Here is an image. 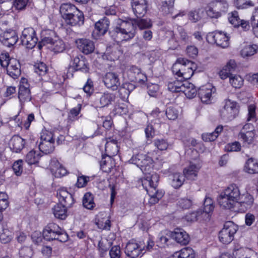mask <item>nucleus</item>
Returning <instances> with one entry per match:
<instances>
[{"label":"nucleus","mask_w":258,"mask_h":258,"mask_svg":"<svg viewBox=\"0 0 258 258\" xmlns=\"http://www.w3.org/2000/svg\"><path fill=\"white\" fill-rule=\"evenodd\" d=\"M139 168L144 173V177L141 179L142 184L147 191L150 198L149 203L155 204L163 197L164 193L157 189L159 176L153 171V160L151 157L145 154Z\"/></svg>","instance_id":"nucleus-1"},{"label":"nucleus","mask_w":258,"mask_h":258,"mask_svg":"<svg viewBox=\"0 0 258 258\" xmlns=\"http://www.w3.org/2000/svg\"><path fill=\"white\" fill-rule=\"evenodd\" d=\"M137 26L140 29H144L151 27L152 24L149 19L122 21L109 33L112 38L117 42L128 41L135 36Z\"/></svg>","instance_id":"nucleus-2"},{"label":"nucleus","mask_w":258,"mask_h":258,"mask_svg":"<svg viewBox=\"0 0 258 258\" xmlns=\"http://www.w3.org/2000/svg\"><path fill=\"white\" fill-rule=\"evenodd\" d=\"M240 194L239 187L236 184L229 185L221 193L218 198L220 207L229 210L234 208Z\"/></svg>","instance_id":"nucleus-3"},{"label":"nucleus","mask_w":258,"mask_h":258,"mask_svg":"<svg viewBox=\"0 0 258 258\" xmlns=\"http://www.w3.org/2000/svg\"><path fill=\"white\" fill-rule=\"evenodd\" d=\"M192 63L186 59L179 58L173 65L172 71L174 74L184 81L190 79L194 74L191 66Z\"/></svg>","instance_id":"nucleus-4"},{"label":"nucleus","mask_w":258,"mask_h":258,"mask_svg":"<svg viewBox=\"0 0 258 258\" xmlns=\"http://www.w3.org/2000/svg\"><path fill=\"white\" fill-rule=\"evenodd\" d=\"M43 236L47 240H57L61 242H65L69 239V236L66 231L53 223H49L45 228Z\"/></svg>","instance_id":"nucleus-5"},{"label":"nucleus","mask_w":258,"mask_h":258,"mask_svg":"<svg viewBox=\"0 0 258 258\" xmlns=\"http://www.w3.org/2000/svg\"><path fill=\"white\" fill-rule=\"evenodd\" d=\"M237 226L231 221L225 223L223 229L219 232V238L223 244H228L233 239L234 234L237 230Z\"/></svg>","instance_id":"nucleus-6"},{"label":"nucleus","mask_w":258,"mask_h":258,"mask_svg":"<svg viewBox=\"0 0 258 258\" xmlns=\"http://www.w3.org/2000/svg\"><path fill=\"white\" fill-rule=\"evenodd\" d=\"M41 141L39 145L40 151L44 154H50L54 150V139L51 132L45 131L41 136Z\"/></svg>","instance_id":"nucleus-7"},{"label":"nucleus","mask_w":258,"mask_h":258,"mask_svg":"<svg viewBox=\"0 0 258 258\" xmlns=\"http://www.w3.org/2000/svg\"><path fill=\"white\" fill-rule=\"evenodd\" d=\"M238 112L239 108L236 102L227 100L224 107L220 111V115L223 120L228 121L235 118Z\"/></svg>","instance_id":"nucleus-8"},{"label":"nucleus","mask_w":258,"mask_h":258,"mask_svg":"<svg viewBox=\"0 0 258 258\" xmlns=\"http://www.w3.org/2000/svg\"><path fill=\"white\" fill-rule=\"evenodd\" d=\"M20 39L22 44L28 49L33 48L38 41L36 32L32 27L25 28Z\"/></svg>","instance_id":"nucleus-9"},{"label":"nucleus","mask_w":258,"mask_h":258,"mask_svg":"<svg viewBox=\"0 0 258 258\" xmlns=\"http://www.w3.org/2000/svg\"><path fill=\"white\" fill-rule=\"evenodd\" d=\"M229 37L221 31H215L209 33L207 35V40L211 43H215L217 45L225 48L229 45Z\"/></svg>","instance_id":"nucleus-10"},{"label":"nucleus","mask_w":258,"mask_h":258,"mask_svg":"<svg viewBox=\"0 0 258 258\" xmlns=\"http://www.w3.org/2000/svg\"><path fill=\"white\" fill-rule=\"evenodd\" d=\"M57 37L54 31L49 29L43 30L41 33V40L37 45L38 49L40 50L43 46L51 45L53 41H56Z\"/></svg>","instance_id":"nucleus-11"},{"label":"nucleus","mask_w":258,"mask_h":258,"mask_svg":"<svg viewBox=\"0 0 258 258\" xmlns=\"http://www.w3.org/2000/svg\"><path fill=\"white\" fill-rule=\"evenodd\" d=\"M18 40V36L14 30L6 31L0 35V41L8 47L14 46Z\"/></svg>","instance_id":"nucleus-12"},{"label":"nucleus","mask_w":258,"mask_h":258,"mask_svg":"<svg viewBox=\"0 0 258 258\" xmlns=\"http://www.w3.org/2000/svg\"><path fill=\"white\" fill-rule=\"evenodd\" d=\"M110 22L106 17H104L97 22L95 24V29L93 32V36L97 39V37L103 36L108 31Z\"/></svg>","instance_id":"nucleus-13"},{"label":"nucleus","mask_w":258,"mask_h":258,"mask_svg":"<svg viewBox=\"0 0 258 258\" xmlns=\"http://www.w3.org/2000/svg\"><path fill=\"white\" fill-rule=\"evenodd\" d=\"M132 7L134 14L137 18L143 17L147 11L146 0H132Z\"/></svg>","instance_id":"nucleus-14"},{"label":"nucleus","mask_w":258,"mask_h":258,"mask_svg":"<svg viewBox=\"0 0 258 258\" xmlns=\"http://www.w3.org/2000/svg\"><path fill=\"white\" fill-rule=\"evenodd\" d=\"M57 196L59 199V204L66 207L70 208L74 203V199L72 195L64 188H60L57 190Z\"/></svg>","instance_id":"nucleus-15"},{"label":"nucleus","mask_w":258,"mask_h":258,"mask_svg":"<svg viewBox=\"0 0 258 258\" xmlns=\"http://www.w3.org/2000/svg\"><path fill=\"white\" fill-rule=\"evenodd\" d=\"M145 249L136 242L130 241L126 245L124 252L126 255L131 258H136L139 256L141 252Z\"/></svg>","instance_id":"nucleus-16"},{"label":"nucleus","mask_w":258,"mask_h":258,"mask_svg":"<svg viewBox=\"0 0 258 258\" xmlns=\"http://www.w3.org/2000/svg\"><path fill=\"white\" fill-rule=\"evenodd\" d=\"M169 33L172 39L181 44H186L190 41L189 36L181 27H178L176 33H174L173 31H169Z\"/></svg>","instance_id":"nucleus-17"},{"label":"nucleus","mask_w":258,"mask_h":258,"mask_svg":"<svg viewBox=\"0 0 258 258\" xmlns=\"http://www.w3.org/2000/svg\"><path fill=\"white\" fill-rule=\"evenodd\" d=\"M6 68L7 74L14 79L18 78L21 74L20 63L16 58H11Z\"/></svg>","instance_id":"nucleus-18"},{"label":"nucleus","mask_w":258,"mask_h":258,"mask_svg":"<svg viewBox=\"0 0 258 258\" xmlns=\"http://www.w3.org/2000/svg\"><path fill=\"white\" fill-rule=\"evenodd\" d=\"M76 44L78 49L85 54H90L95 49L94 42L88 39H79L76 40Z\"/></svg>","instance_id":"nucleus-19"},{"label":"nucleus","mask_w":258,"mask_h":258,"mask_svg":"<svg viewBox=\"0 0 258 258\" xmlns=\"http://www.w3.org/2000/svg\"><path fill=\"white\" fill-rule=\"evenodd\" d=\"M103 82L105 86L112 90H116L120 85L118 76L113 72L107 73L103 77Z\"/></svg>","instance_id":"nucleus-20"},{"label":"nucleus","mask_w":258,"mask_h":258,"mask_svg":"<svg viewBox=\"0 0 258 258\" xmlns=\"http://www.w3.org/2000/svg\"><path fill=\"white\" fill-rule=\"evenodd\" d=\"M170 235L177 242L182 244L186 245L189 241V237L188 234L183 229L176 228L170 233Z\"/></svg>","instance_id":"nucleus-21"},{"label":"nucleus","mask_w":258,"mask_h":258,"mask_svg":"<svg viewBox=\"0 0 258 258\" xmlns=\"http://www.w3.org/2000/svg\"><path fill=\"white\" fill-rule=\"evenodd\" d=\"M25 140L18 135H15L10 140L9 145L11 150L16 153H19L24 148Z\"/></svg>","instance_id":"nucleus-22"},{"label":"nucleus","mask_w":258,"mask_h":258,"mask_svg":"<svg viewBox=\"0 0 258 258\" xmlns=\"http://www.w3.org/2000/svg\"><path fill=\"white\" fill-rule=\"evenodd\" d=\"M254 199L251 195L246 192L243 194H240L236 203L240 205L242 207V210H246L250 208L253 204Z\"/></svg>","instance_id":"nucleus-23"},{"label":"nucleus","mask_w":258,"mask_h":258,"mask_svg":"<svg viewBox=\"0 0 258 258\" xmlns=\"http://www.w3.org/2000/svg\"><path fill=\"white\" fill-rule=\"evenodd\" d=\"M84 21V14L82 12L78 10L74 13L65 20L66 23L71 26L81 25L83 24Z\"/></svg>","instance_id":"nucleus-24"},{"label":"nucleus","mask_w":258,"mask_h":258,"mask_svg":"<svg viewBox=\"0 0 258 258\" xmlns=\"http://www.w3.org/2000/svg\"><path fill=\"white\" fill-rule=\"evenodd\" d=\"M78 10L74 5L69 3L63 4L60 7V13L64 20Z\"/></svg>","instance_id":"nucleus-25"},{"label":"nucleus","mask_w":258,"mask_h":258,"mask_svg":"<svg viewBox=\"0 0 258 258\" xmlns=\"http://www.w3.org/2000/svg\"><path fill=\"white\" fill-rule=\"evenodd\" d=\"M73 66L76 71H80L83 73L89 72L88 63L82 56L81 58L77 56L73 59Z\"/></svg>","instance_id":"nucleus-26"},{"label":"nucleus","mask_w":258,"mask_h":258,"mask_svg":"<svg viewBox=\"0 0 258 258\" xmlns=\"http://www.w3.org/2000/svg\"><path fill=\"white\" fill-rule=\"evenodd\" d=\"M212 93V89L206 86L200 88L198 93L201 101L207 104L211 103Z\"/></svg>","instance_id":"nucleus-27"},{"label":"nucleus","mask_w":258,"mask_h":258,"mask_svg":"<svg viewBox=\"0 0 258 258\" xmlns=\"http://www.w3.org/2000/svg\"><path fill=\"white\" fill-rule=\"evenodd\" d=\"M195 253L194 249L189 247L181 249L175 252L171 258H195Z\"/></svg>","instance_id":"nucleus-28"},{"label":"nucleus","mask_w":258,"mask_h":258,"mask_svg":"<svg viewBox=\"0 0 258 258\" xmlns=\"http://www.w3.org/2000/svg\"><path fill=\"white\" fill-rule=\"evenodd\" d=\"M18 98L22 103L30 101L31 100V95L29 85L20 86Z\"/></svg>","instance_id":"nucleus-29"},{"label":"nucleus","mask_w":258,"mask_h":258,"mask_svg":"<svg viewBox=\"0 0 258 258\" xmlns=\"http://www.w3.org/2000/svg\"><path fill=\"white\" fill-rule=\"evenodd\" d=\"M199 170V168L194 164H190V165L185 168L183 170V175L187 179L195 180H196L198 173Z\"/></svg>","instance_id":"nucleus-30"},{"label":"nucleus","mask_w":258,"mask_h":258,"mask_svg":"<svg viewBox=\"0 0 258 258\" xmlns=\"http://www.w3.org/2000/svg\"><path fill=\"white\" fill-rule=\"evenodd\" d=\"M128 74L131 76V80L132 81L136 82H141L145 81L146 77L144 75L141 70L137 67H132L128 71Z\"/></svg>","instance_id":"nucleus-31"},{"label":"nucleus","mask_w":258,"mask_h":258,"mask_svg":"<svg viewBox=\"0 0 258 258\" xmlns=\"http://www.w3.org/2000/svg\"><path fill=\"white\" fill-rule=\"evenodd\" d=\"M115 95L113 93H104L99 98L98 106L100 107H107L115 101Z\"/></svg>","instance_id":"nucleus-32"},{"label":"nucleus","mask_w":258,"mask_h":258,"mask_svg":"<svg viewBox=\"0 0 258 258\" xmlns=\"http://www.w3.org/2000/svg\"><path fill=\"white\" fill-rule=\"evenodd\" d=\"M105 148L106 152L112 155L116 154L118 151L117 140L111 138H108Z\"/></svg>","instance_id":"nucleus-33"},{"label":"nucleus","mask_w":258,"mask_h":258,"mask_svg":"<svg viewBox=\"0 0 258 258\" xmlns=\"http://www.w3.org/2000/svg\"><path fill=\"white\" fill-rule=\"evenodd\" d=\"M68 208L60 204H57L54 206L53 212L55 217L60 220L65 219L67 216V209Z\"/></svg>","instance_id":"nucleus-34"},{"label":"nucleus","mask_w":258,"mask_h":258,"mask_svg":"<svg viewBox=\"0 0 258 258\" xmlns=\"http://www.w3.org/2000/svg\"><path fill=\"white\" fill-rule=\"evenodd\" d=\"M184 89L182 92H183L185 95L188 98H192L196 96L197 90L194 86L191 83L187 81H184Z\"/></svg>","instance_id":"nucleus-35"},{"label":"nucleus","mask_w":258,"mask_h":258,"mask_svg":"<svg viewBox=\"0 0 258 258\" xmlns=\"http://www.w3.org/2000/svg\"><path fill=\"white\" fill-rule=\"evenodd\" d=\"M181 78L179 80H175L168 84V90L172 92H182L184 89V80Z\"/></svg>","instance_id":"nucleus-36"},{"label":"nucleus","mask_w":258,"mask_h":258,"mask_svg":"<svg viewBox=\"0 0 258 258\" xmlns=\"http://www.w3.org/2000/svg\"><path fill=\"white\" fill-rule=\"evenodd\" d=\"M112 163L113 160L109 156H103L100 162V168L103 172L109 173L113 167Z\"/></svg>","instance_id":"nucleus-37"},{"label":"nucleus","mask_w":258,"mask_h":258,"mask_svg":"<svg viewBox=\"0 0 258 258\" xmlns=\"http://www.w3.org/2000/svg\"><path fill=\"white\" fill-rule=\"evenodd\" d=\"M185 178L184 175L180 173H175L173 174L171 176L172 186L174 188H178L183 184Z\"/></svg>","instance_id":"nucleus-38"},{"label":"nucleus","mask_w":258,"mask_h":258,"mask_svg":"<svg viewBox=\"0 0 258 258\" xmlns=\"http://www.w3.org/2000/svg\"><path fill=\"white\" fill-rule=\"evenodd\" d=\"M255 134L253 130L250 131H240L238 134V138L242 139L243 142L250 144L252 143Z\"/></svg>","instance_id":"nucleus-39"},{"label":"nucleus","mask_w":258,"mask_h":258,"mask_svg":"<svg viewBox=\"0 0 258 258\" xmlns=\"http://www.w3.org/2000/svg\"><path fill=\"white\" fill-rule=\"evenodd\" d=\"M41 156L40 153L32 150L27 154L25 160L29 164H34L38 162Z\"/></svg>","instance_id":"nucleus-40"},{"label":"nucleus","mask_w":258,"mask_h":258,"mask_svg":"<svg viewBox=\"0 0 258 258\" xmlns=\"http://www.w3.org/2000/svg\"><path fill=\"white\" fill-rule=\"evenodd\" d=\"M93 195L90 192L86 193L83 199V205L86 209L91 210L95 206Z\"/></svg>","instance_id":"nucleus-41"},{"label":"nucleus","mask_w":258,"mask_h":258,"mask_svg":"<svg viewBox=\"0 0 258 258\" xmlns=\"http://www.w3.org/2000/svg\"><path fill=\"white\" fill-rule=\"evenodd\" d=\"M258 49L256 45H246L241 50V55L243 57H247L254 54Z\"/></svg>","instance_id":"nucleus-42"},{"label":"nucleus","mask_w":258,"mask_h":258,"mask_svg":"<svg viewBox=\"0 0 258 258\" xmlns=\"http://www.w3.org/2000/svg\"><path fill=\"white\" fill-rule=\"evenodd\" d=\"M214 207L215 206L213 200L211 198L206 197L204 202L203 214H205V215H208V217H209V214L213 212Z\"/></svg>","instance_id":"nucleus-43"},{"label":"nucleus","mask_w":258,"mask_h":258,"mask_svg":"<svg viewBox=\"0 0 258 258\" xmlns=\"http://www.w3.org/2000/svg\"><path fill=\"white\" fill-rule=\"evenodd\" d=\"M51 46L53 51L56 53L62 52L66 48L64 43L61 39L59 38L58 36L56 38V41H53L51 44Z\"/></svg>","instance_id":"nucleus-44"},{"label":"nucleus","mask_w":258,"mask_h":258,"mask_svg":"<svg viewBox=\"0 0 258 258\" xmlns=\"http://www.w3.org/2000/svg\"><path fill=\"white\" fill-rule=\"evenodd\" d=\"M250 24L252 27L253 34L258 37V9L253 12L250 19Z\"/></svg>","instance_id":"nucleus-45"},{"label":"nucleus","mask_w":258,"mask_h":258,"mask_svg":"<svg viewBox=\"0 0 258 258\" xmlns=\"http://www.w3.org/2000/svg\"><path fill=\"white\" fill-rule=\"evenodd\" d=\"M12 239L11 232L7 228H3L0 231V241L3 243H7Z\"/></svg>","instance_id":"nucleus-46"},{"label":"nucleus","mask_w":258,"mask_h":258,"mask_svg":"<svg viewBox=\"0 0 258 258\" xmlns=\"http://www.w3.org/2000/svg\"><path fill=\"white\" fill-rule=\"evenodd\" d=\"M229 82L235 88H240L243 83V79L239 75H234L230 77Z\"/></svg>","instance_id":"nucleus-47"},{"label":"nucleus","mask_w":258,"mask_h":258,"mask_svg":"<svg viewBox=\"0 0 258 258\" xmlns=\"http://www.w3.org/2000/svg\"><path fill=\"white\" fill-rule=\"evenodd\" d=\"M228 20L235 27H239V23L241 22L237 11H233L229 14Z\"/></svg>","instance_id":"nucleus-48"},{"label":"nucleus","mask_w":258,"mask_h":258,"mask_svg":"<svg viewBox=\"0 0 258 258\" xmlns=\"http://www.w3.org/2000/svg\"><path fill=\"white\" fill-rule=\"evenodd\" d=\"M212 6H213L214 8L221 14L222 12L225 11V9L227 8V4L225 1L216 0L215 1L211 3Z\"/></svg>","instance_id":"nucleus-49"},{"label":"nucleus","mask_w":258,"mask_h":258,"mask_svg":"<svg viewBox=\"0 0 258 258\" xmlns=\"http://www.w3.org/2000/svg\"><path fill=\"white\" fill-rule=\"evenodd\" d=\"M34 69L35 72L40 76L45 75L48 70L46 65L42 62L36 63L34 66Z\"/></svg>","instance_id":"nucleus-50"},{"label":"nucleus","mask_w":258,"mask_h":258,"mask_svg":"<svg viewBox=\"0 0 258 258\" xmlns=\"http://www.w3.org/2000/svg\"><path fill=\"white\" fill-rule=\"evenodd\" d=\"M205 10L207 15L211 18H218L221 16V14L215 9L211 3L206 7Z\"/></svg>","instance_id":"nucleus-51"},{"label":"nucleus","mask_w":258,"mask_h":258,"mask_svg":"<svg viewBox=\"0 0 258 258\" xmlns=\"http://www.w3.org/2000/svg\"><path fill=\"white\" fill-rule=\"evenodd\" d=\"M112 243L111 242L108 241L106 239L100 241L99 242V250L102 256H103V254H105L107 251V250L110 247Z\"/></svg>","instance_id":"nucleus-52"},{"label":"nucleus","mask_w":258,"mask_h":258,"mask_svg":"<svg viewBox=\"0 0 258 258\" xmlns=\"http://www.w3.org/2000/svg\"><path fill=\"white\" fill-rule=\"evenodd\" d=\"M234 5L238 9H246L250 7H253L254 4L248 0H234Z\"/></svg>","instance_id":"nucleus-53"},{"label":"nucleus","mask_w":258,"mask_h":258,"mask_svg":"<svg viewBox=\"0 0 258 258\" xmlns=\"http://www.w3.org/2000/svg\"><path fill=\"white\" fill-rule=\"evenodd\" d=\"M154 146L161 151L165 150L168 147V143L166 140L163 139H155L153 141Z\"/></svg>","instance_id":"nucleus-54"},{"label":"nucleus","mask_w":258,"mask_h":258,"mask_svg":"<svg viewBox=\"0 0 258 258\" xmlns=\"http://www.w3.org/2000/svg\"><path fill=\"white\" fill-rule=\"evenodd\" d=\"M145 155L144 154L139 153L133 156L132 158L128 161L130 163L134 164L136 165L138 167H139L140 165H142V160L145 157Z\"/></svg>","instance_id":"nucleus-55"},{"label":"nucleus","mask_w":258,"mask_h":258,"mask_svg":"<svg viewBox=\"0 0 258 258\" xmlns=\"http://www.w3.org/2000/svg\"><path fill=\"white\" fill-rule=\"evenodd\" d=\"M23 160H18L15 161L12 166L13 170L15 174L17 176H20L23 171Z\"/></svg>","instance_id":"nucleus-56"},{"label":"nucleus","mask_w":258,"mask_h":258,"mask_svg":"<svg viewBox=\"0 0 258 258\" xmlns=\"http://www.w3.org/2000/svg\"><path fill=\"white\" fill-rule=\"evenodd\" d=\"M241 149V145L238 142H234L227 144L225 150L227 152H238Z\"/></svg>","instance_id":"nucleus-57"},{"label":"nucleus","mask_w":258,"mask_h":258,"mask_svg":"<svg viewBox=\"0 0 258 258\" xmlns=\"http://www.w3.org/2000/svg\"><path fill=\"white\" fill-rule=\"evenodd\" d=\"M192 204V200L187 198L180 199L177 203V205L182 209H189L191 207Z\"/></svg>","instance_id":"nucleus-58"},{"label":"nucleus","mask_w":258,"mask_h":258,"mask_svg":"<svg viewBox=\"0 0 258 258\" xmlns=\"http://www.w3.org/2000/svg\"><path fill=\"white\" fill-rule=\"evenodd\" d=\"M129 86L130 85H128L127 87H126L125 86H124L120 88L118 90L119 96L123 100L127 99L130 95V91L129 90ZM130 86L131 87H133L132 85H130Z\"/></svg>","instance_id":"nucleus-59"},{"label":"nucleus","mask_w":258,"mask_h":258,"mask_svg":"<svg viewBox=\"0 0 258 258\" xmlns=\"http://www.w3.org/2000/svg\"><path fill=\"white\" fill-rule=\"evenodd\" d=\"M11 58L8 52H2L0 54V63L3 68H6L9 64Z\"/></svg>","instance_id":"nucleus-60"},{"label":"nucleus","mask_w":258,"mask_h":258,"mask_svg":"<svg viewBox=\"0 0 258 258\" xmlns=\"http://www.w3.org/2000/svg\"><path fill=\"white\" fill-rule=\"evenodd\" d=\"M109 255L110 258H120L121 256L120 247L118 245L112 246L109 251Z\"/></svg>","instance_id":"nucleus-61"},{"label":"nucleus","mask_w":258,"mask_h":258,"mask_svg":"<svg viewBox=\"0 0 258 258\" xmlns=\"http://www.w3.org/2000/svg\"><path fill=\"white\" fill-rule=\"evenodd\" d=\"M166 114L167 118L170 120H175L177 118L178 113L177 110L173 107H168L166 111Z\"/></svg>","instance_id":"nucleus-62"},{"label":"nucleus","mask_w":258,"mask_h":258,"mask_svg":"<svg viewBox=\"0 0 258 258\" xmlns=\"http://www.w3.org/2000/svg\"><path fill=\"white\" fill-rule=\"evenodd\" d=\"M202 214V212L201 210L195 211L187 214L185 216V218L187 221L193 222L198 220L200 215Z\"/></svg>","instance_id":"nucleus-63"},{"label":"nucleus","mask_w":258,"mask_h":258,"mask_svg":"<svg viewBox=\"0 0 258 258\" xmlns=\"http://www.w3.org/2000/svg\"><path fill=\"white\" fill-rule=\"evenodd\" d=\"M89 180V177L82 175L79 176L77 179V182L76 184V186L79 187H83L86 185L87 182Z\"/></svg>","instance_id":"nucleus-64"}]
</instances>
